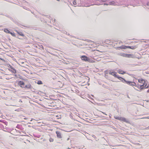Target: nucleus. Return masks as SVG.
Wrapping results in <instances>:
<instances>
[{
	"instance_id": "nucleus-20",
	"label": "nucleus",
	"mask_w": 149,
	"mask_h": 149,
	"mask_svg": "<svg viewBox=\"0 0 149 149\" xmlns=\"http://www.w3.org/2000/svg\"><path fill=\"white\" fill-rule=\"evenodd\" d=\"M49 140L50 142H53L54 140L53 139H50Z\"/></svg>"
},
{
	"instance_id": "nucleus-17",
	"label": "nucleus",
	"mask_w": 149,
	"mask_h": 149,
	"mask_svg": "<svg viewBox=\"0 0 149 149\" xmlns=\"http://www.w3.org/2000/svg\"><path fill=\"white\" fill-rule=\"evenodd\" d=\"M0 59L2 60L3 61V62L4 63H5L6 62L4 58H3L0 57Z\"/></svg>"
},
{
	"instance_id": "nucleus-1",
	"label": "nucleus",
	"mask_w": 149,
	"mask_h": 149,
	"mask_svg": "<svg viewBox=\"0 0 149 149\" xmlns=\"http://www.w3.org/2000/svg\"><path fill=\"white\" fill-rule=\"evenodd\" d=\"M139 84H136V87L141 90L149 88V84L147 85L145 80L142 78L138 79Z\"/></svg>"
},
{
	"instance_id": "nucleus-11",
	"label": "nucleus",
	"mask_w": 149,
	"mask_h": 149,
	"mask_svg": "<svg viewBox=\"0 0 149 149\" xmlns=\"http://www.w3.org/2000/svg\"><path fill=\"white\" fill-rule=\"evenodd\" d=\"M56 133L57 134V136L58 138H61V134L58 131H57L56 132Z\"/></svg>"
},
{
	"instance_id": "nucleus-24",
	"label": "nucleus",
	"mask_w": 149,
	"mask_h": 149,
	"mask_svg": "<svg viewBox=\"0 0 149 149\" xmlns=\"http://www.w3.org/2000/svg\"><path fill=\"white\" fill-rule=\"evenodd\" d=\"M42 48H43V46H42Z\"/></svg>"
},
{
	"instance_id": "nucleus-18",
	"label": "nucleus",
	"mask_w": 149,
	"mask_h": 149,
	"mask_svg": "<svg viewBox=\"0 0 149 149\" xmlns=\"http://www.w3.org/2000/svg\"><path fill=\"white\" fill-rule=\"evenodd\" d=\"M73 3L74 5H76L77 2L76 0H74L73 1Z\"/></svg>"
},
{
	"instance_id": "nucleus-8",
	"label": "nucleus",
	"mask_w": 149,
	"mask_h": 149,
	"mask_svg": "<svg viewBox=\"0 0 149 149\" xmlns=\"http://www.w3.org/2000/svg\"><path fill=\"white\" fill-rule=\"evenodd\" d=\"M8 70L14 73L16 72V70L12 66L10 67V68L8 69Z\"/></svg>"
},
{
	"instance_id": "nucleus-22",
	"label": "nucleus",
	"mask_w": 149,
	"mask_h": 149,
	"mask_svg": "<svg viewBox=\"0 0 149 149\" xmlns=\"http://www.w3.org/2000/svg\"><path fill=\"white\" fill-rule=\"evenodd\" d=\"M147 93H149V89H148V90L147 91Z\"/></svg>"
},
{
	"instance_id": "nucleus-5",
	"label": "nucleus",
	"mask_w": 149,
	"mask_h": 149,
	"mask_svg": "<svg viewBox=\"0 0 149 149\" xmlns=\"http://www.w3.org/2000/svg\"><path fill=\"white\" fill-rule=\"evenodd\" d=\"M121 56L124 57L129 58H133V55L131 54L123 53Z\"/></svg>"
},
{
	"instance_id": "nucleus-3",
	"label": "nucleus",
	"mask_w": 149,
	"mask_h": 149,
	"mask_svg": "<svg viewBox=\"0 0 149 149\" xmlns=\"http://www.w3.org/2000/svg\"><path fill=\"white\" fill-rule=\"evenodd\" d=\"M122 79H123L125 83L128 85L131 86H135L136 87V84L134 82L126 81L125 79H124L123 78Z\"/></svg>"
},
{
	"instance_id": "nucleus-23",
	"label": "nucleus",
	"mask_w": 149,
	"mask_h": 149,
	"mask_svg": "<svg viewBox=\"0 0 149 149\" xmlns=\"http://www.w3.org/2000/svg\"><path fill=\"white\" fill-rule=\"evenodd\" d=\"M103 1H105L106 0H102Z\"/></svg>"
},
{
	"instance_id": "nucleus-16",
	"label": "nucleus",
	"mask_w": 149,
	"mask_h": 149,
	"mask_svg": "<svg viewBox=\"0 0 149 149\" xmlns=\"http://www.w3.org/2000/svg\"><path fill=\"white\" fill-rule=\"evenodd\" d=\"M121 117H118V116H115L114 118L117 120H120Z\"/></svg>"
},
{
	"instance_id": "nucleus-14",
	"label": "nucleus",
	"mask_w": 149,
	"mask_h": 149,
	"mask_svg": "<svg viewBox=\"0 0 149 149\" xmlns=\"http://www.w3.org/2000/svg\"><path fill=\"white\" fill-rule=\"evenodd\" d=\"M4 31L7 33H10L9 31L7 29H5Z\"/></svg>"
},
{
	"instance_id": "nucleus-7",
	"label": "nucleus",
	"mask_w": 149,
	"mask_h": 149,
	"mask_svg": "<svg viewBox=\"0 0 149 149\" xmlns=\"http://www.w3.org/2000/svg\"><path fill=\"white\" fill-rule=\"evenodd\" d=\"M121 121H122L123 122H125L127 123H130L129 121L126 119V118L124 117H121L120 120Z\"/></svg>"
},
{
	"instance_id": "nucleus-13",
	"label": "nucleus",
	"mask_w": 149,
	"mask_h": 149,
	"mask_svg": "<svg viewBox=\"0 0 149 149\" xmlns=\"http://www.w3.org/2000/svg\"><path fill=\"white\" fill-rule=\"evenodd\" d=\"M119 48L121 49H126V46L125 45H122L119 47Z\"/></svg>"
},
{
	"instance_id": "nucleus-21",
	"label": "nucleus",
	"mask_w": 149,
	"mask_h": 149,
	"mask_svg": "<svg viewBox=\"0 0 149 149\" xmlns=\"http://www.w3.org/2000/svg\"><path fill=\"white\" fill-rule=\"evenodd\" d=\"M9 33L12 36H13V33H12L10 32V33Z\"/></svg>"
},
{
	"instance_id": "nucleus-9",
	"label": "nucleus",
	"mask_w": 149,
	"mask_h": 149,
	"mask_svg": "<svg viewBox=\"0 0 149 149\" xmlns=\"http://www.w3.org/2000/svg\"><path fill=\"white\" fill-rule=\"evenodd\" d=\"M118 73L119 74H123L126 73V72L121 69H119L118 70Z\"/></svg>"
},
{
	"instance_id": "nucleus-2",
	"label": "nucleus",
	"mask_w": 149,
	"mask_h": 149,
	"mask_svg": "<svg viewBox=\"0 0 149 149\" xmlns=\"http://www.w3.org/2000/svg\"><path fill=\"white\" fill-rule=\"evenodd\" d=\"M109 74L113 76L114 77L120 79H123L121 77H120L118 75H117V73L115 72L113 70H109Z\"/></svg>"
},
{
	"instance_id": "nucleus-6",
	"label": "nucleus",
	"mask_w": 149,
	"mask_h": 149,
	"mask_svg": "<svg viewBox=\"0 0 149 149\" xmlns=\"http://www.w3.org/2000/svg\"><path fill=\"white\" fill-rule=\"evenodd\" d=\"M18 85L20 86L21 88H24L25 86V84L24 82L22 81H20L18 82Z\"/></svg>"
},
{
	"instance_id": "nucleus-15",
	"label": "nucleus",
	"mask_w": 149,
	"mask_h": 149,
	"mask_svg": "<svg viewBox=\"0 0 149 149\" xmlns=\"http://www.w3.org/2000/svg\"><path fill=\"white\" fill-rule=\"evenodd\" d=\"M37 84H42V81L40 80H38V81Z\"/></svg>"
},
{
	"instance_id": "nucleus-12",
	"label": "nucleus",
	"mask_w": 149,
	"mask_h": 149,
	"mask_svg": "<svg viewBox=\"0 0 149 149\" xmlns=\"http://www.w3.org/2000/svg\"><path fill=\"white\" fill-rule=\"evenodd\" d=\"M16 32L18 34H19V35L22 36H24V34L22 32H18V31H16Z\"/></svg>"
},
{
	"instance_id": "nucleus-19",
	"label": "nucleus",
	"mask_w": 149,
	"mask_h": 149,
	"mask_svg": "<svg viewBox=\"0 0 149 149\" xmlns=\"http://www.w3.org/2000/svg\"><path fill=\"white\" fill-rule=\"evenodd\" d=\"M12 77H11L10 78L8 77V78H6V79L7 80H9L10 79H11Z\"/></svg>"
},
{
	"instance_id": "nucleus-10",
	"label": "nucleus",
	"mask_w": 149,
	"mask_h": 149,
	"mask_svg": "<svg viewBox=\"0 0 149 149\" xmlns=\"http://www.w3.org/2000/svg\"><path fill=\"white\" fill-rule=\"evenodd\" d=\"M136 46H126V48H128L132 49H134L136 48Z\"/></svg>"
},
{
	"instance_id": "nucleus-4",
	"label": "nucleus",
	"mask_w": 149,
	"mask_h": 149,
	"mask_svg": "<svg viewBox=\"0 0 149 149\" xmlns=\"http://www.w3.org/2000/svg\"><path fill=\"white\" fill-rule=\"evenodd\" d=\"M81 58L82 60L85 61H88L89 62H90V58L86 56L83 55L81 56Z\"/></svg>"
}]
</instances>
